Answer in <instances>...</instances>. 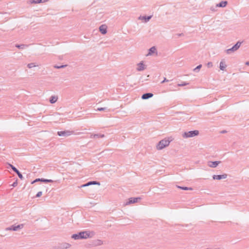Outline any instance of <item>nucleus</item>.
Returning <instances> with one entry per match:
<instances>
[{
	"mask_svg": "<svg viewBox=\"0 0 249 249\" xmlns=\"http://www.w3.org/2000/svg\"><path fill=\"white\" fill-rule=\"evenodd\" d=\"M199 134V131L198 130L191 131L188 132H184L183 134V137L184 138H189L195 136H197Z\"/></svg>",
	"mask_w": 249,
	"mask_h": 249,
	"instance_id": "nucleus-3",
	"label": "nucleus"
},
{
	"mask_svg": "<svg viewBox=\"0 0 249 249\" xmlns=\"http://www.w3.org/2000/svg\"><path fill=\"white\" fill-rule=\"evenodd\" d=\"M179 188L181 189H183V190H192V189L191 188H187V187H179Z\"/></svg>",
	"mask_w": 249,
	"mask_h": 249,
	"instance_id": "nucleus-23",
	"label": "nucleus"
},
{
	"mask_svg": "<svg viewBox=\"0 0 249 249\" xmlns=\"http://www.w3.org/2000/svg\"><path fill=\"white\" fill-rule=\"evenodd\" d=\"M240 45H241L240 42H237V43L232 48H231V49H228L227 50V53H229L231 51H235L237 50L239 48Z\"/></svg>",
	"mask_w": 249,
	"mask_h": 249,
	"instance_id": "nucleus-5",
	"label": "nucleus"
},
{
	"mask_svg": "<svg viewBox=\"0 0 249 249\" xmlns=\"http://www.w3.org/2000/svg\"><path fill=\"white\" fill-rule=\"evenodd\" d=\"M227 177V175L226 174H223L222 175H214L213 176V178L214 179H218L220 180L222 178H226Z\"/></svg>",
	"mask_w": 249,
	"mask_h": 249,
	"instance_id": "nucleus-7",
	"label": "nucleus"
},
{
	"mask_svg": "<svg viewBox=\"0 0 249 249\" xmlns=\"http://www.w3.org/2000/svg\"><path fill=\"white\" fill-rule=\"evenodd\" d=\"M219 163L220 161H210L209 162V166L211 167H215Z\"/></svg>",
	"mask_w": 249,
	"mask_h": 249,
	"instance_id": "nucleus-11",
	"label": "nucleus"
},
{
	"mask_svg": "<svg viewBox=\"0 0 249 249\" xmlns=\"http://www.w3.org/2000/svg\"><path fill=\"white\" fill-rule=\"evenodd\" d=\"M35 66H36V65L34 63H30L28 65V67L29 68H31L35 67Z\"/></svg>",
	"mask_w": 249,
	"mask_h": 249,
	"instance_id": "nucleus-25",
	"label": "nucleus"
},
{
	"mask_svg": "<svg viewBox=\"0 0 249 249\" xmlns=\"http://www.w3.org/2000/svg\"><path fill=\"white\" fill-rule=\"evenodd\" d=\"M145 69V65H144L143 62H141V63L138 64V67L137 70L138 71H143Z\"/></svg>",
	"mask_w": 249,
	"mask_h": 249,
	"instance_id": "nucleus-8",
	"label": "nucleus"
},
{
	"mask_svg": "<svg viewBox=\"0 0 249 249\" xmlns=\"http://www.w3.org/2000/svg\"><path fill=\"white\" fill-rule=\"evenodd\" d=\"M156 51V49L155 47H152L149 50V53H148L147 55H151L153 53H154Z\"/></svg>",
	"mask_w": 249,
	"mask_h": 249,
	"instance_id": "nucleus-17",
	"label": "nucleus"
},
{
	"mask_svg": "<svg viewBox=\"0 0 249 249\" xmlns=\"http://www.w3.org/2000/svg\"><path fill=\"white\" fill-rule=\"evenodd\" d=\"M187 85V83H182V84L179 85V86H185V85Z\"/></svg>",
	"mask_w": 249,
	"mask_h": 249,
	"instance_id": "nucleus-32",
	"label": "nucleus"
},
{
	"mask_svg": "<svg viewBox=\"0 0 249 249\" xmlns=\"http://www.w3.org/2000/svg\"><path fill=\"white\" fill-rule=\"evenodd\" d=\"M202 67V65H198V66H197L195 69L194 70H199Z\"/></svg>",
	"mask_w": 249,
	"mask_h": 249,
	"instance_id": "nucleus-28",
	"label": "nucleus"
},
{
	"mask_svg": "<svg viewBox=\"0 0 249 249\" xmlns=\"http://www.w3.org/2000/svg\"><path fill=\"white\" fill-rule=\"evenodd\" d=\"M100 31L102 34H106L107 33V26L106 25H101L100 28Z\"/></svg>",
	"mask_w": 249,
	"mask_h": 249,
	"instance_id": "nucleus-9",
	"label": "nucleus"
},
{
	"mask_svg": "<svg viewBox=\"0 0 249 249\" xmlns=\"http://www.w3.org/2000/svg\"><path fill=\"white\" fill-rule=\"evenodd\" d=\"M91 184H98V185H99L100 183L99 182H97L96 181H91V182H88V183H87L86 184L83 185L82 186L83 187L87 186H89V185H91Z\"/></svg>",
	"mask_w": 249,
	"mask_h": 249,
	"instance_id": "nucleus-16",
	"label": "nucleus"
},
{
	"mask_svg": "<svg viewBox=\"0 0 249 249\" xmlns=\"http://www.w3.org/2000/svg\"><path fill=\"white\" fill-rule=\"evenodd\" d=\"M105 108H104V107H101V108H98L97 109V110H99V111H102V110H105Z\"/></svg>",
	"mask_w": 249,
	"mask_h": 249,
	"instance_id": "nucleus-29",
	"label": "nucleus"
},
{
	"mask_svg": "<svg viewBox=\"0 0 249 249\" xmlns=\"http://www.w3.org/2000/svg\"><path fill=\"white\" fill-rule=\"evenodd\" d=\"M72 238L76 240L81 239V236H80V233H79L78 234H73L72 235Z\"/></svg>",
	"mask_w": 249,
	"mask_h": 249,
	"instance_id": "nucleus-18",
	"label": "nucleus"
},
{
	"mask_svg": "<svg viewBox=\"0 0 249 249\" xmlns=\"http://www.w3.org/2000/svg\"><path fill=\"white\" fill-rule=\"evenodd\" d=\"M10 166L12 168V169H13V170L14 171H15L16 173L17 172H18V170L16 168H15L14 166H13L11 164H9Z\"/></svg>",
	"mask_w": 249,
	"mask_h": 249,
	"instance_id": "nucleus-22",
	"label": "nucleus"
},
{
	"mask_svg": "<svg viewBox=\"0 0 249 249\" xmlns=\"http://www.w3.org/2000/svg\"><path fill=\"white\" fill-rule=\"evenodd\" d=\"M153 94L151 93H147L142 95V99H147L149 98L153 97Z\"/></svg>",
	"mask_w": 249,
	"mask_h": 249,
	"instance_id": "nucleus-10",
	"label": "nucleus"
},
{
	"mask_svg": "<svg viewBox=\"0 0 249 249\" xmlns=\"http://www.w3.org/2000/svg\"><path fill=\"white\" fill-rule=\"evenodd\" d=\"M57 100V97L56 96H52L50 98V102L52 104L55 103Z\"/></svg>",
	"mask_w": 249,
	"mask_h": 249,
	"instance_id": "nucleus-15",
	"label": "nucleus"
},
{
	"mask_svg": "<svg viewBox=\"0 0 249 249\" xmlns=\"http://www.w3.org/2000/svg\"><path fill=\"white\" fill-rule=\"evenodd\" d=\"M227 1H221L220 3H219V4H217L216 5V6L220 7H224L227 5Z\"/></svg>",
	"mask_w": 249,
	"mask_h": 249,
	"instance_id": "nucleus-12",
	"label": "nucleus"
},
{
	"mask_svg": "<svg viewBox=\"0 0 249 249\" xmlns=\"http://www.w3.org/2000/svg\"><path fill=\"white\" fill-rule=\"evenodd\" d=\"M207 65L208 67L211 68V67H213V63L212 62H209L207 63Z\"/></svg>",
	"mask_w": 249,
	"mask_h": 249,
	"instance_id": "nucleus-26",
	"label": "nucleus"
},
{
	"mask_svg": "<svg viewBox=\"0 0 249 249\" xmlns=\"http://www.w3.org/2000/svg\"><path fill=\"white\" fill-rule=\"evenodd\" d=\"M246 64L247 65H249V62H246Z\"/></svg>",
	"mask_w": 249,
	"mask_h": 249,
	"instance_id": "nucleus-33",
	"label": "nucleus"
},
{
	"mask_svg": "<svg viewBox=\"0 0 249 249\" xmlns=\"http://www.w3.org/2000/svg\"><path fill=\"white\" fill-rule=\"evenodd\" d=\"M42 194V192H38V193L36 194V197H40Z\"/></svg>",
	"mask_w": 249,
	"mask_h": 249,
	"instance_id": "nucleus-27",
	"label": "nucleus"
},
{
	"mask_svg": "<svg viewBox=\"0 0 249 249\" xmlns=\"http://www.w3.org/2000/svg\"><path fill=\"white\" fill-rule=\"evenodd\" d=\"M48 0H33L31 1V3H41V2H46V1H48Z\"/></svg>",
	"mask_w": 249,
	"mask_h": 249,
	"instance_id": "nucleus-14",
	"label": "nucleus"
},
{
	"mask_svg": "<svg viewBox=\"0 0 249 249\" xmlns=\"http://www.w3.org/2000/svg\"><path fill=\"white\" fill-rule=\"evenodd\" d=\"M55 68L59 69L64 67V66H54Z\"/></svg>",
	"mask_w": 249,
	"mask_h": 249,
	"instance_id": "nucleus-31",
	"label": "nucleus"
},
{
	"mask_svg": "<svg viewBox=\"0 0 249 249\" xmlns=\"http://www.w3.org/2000/svg\"><path fill=\"white\" fill-rule=\"evenodd\" d=\"M171 141V140H169V139H166L160 141L157 145V149L158 150L162 149L164 147L169 145Z\"/></svg>",
	"mask_w": 249,
	"mask_h": 249,
	"instance_id": "nucleus-1",
	"label": "nucleus"
},
{
	"mask_svg": "<svg viewBox=\"0 0 249 249\" xmlns=\"http://www.w3.org/2000/svg\"><path fill=\"white\" fill-rule=\"evenodd\" d=\"M151 18V16L148 17L147 18L145 17H142L141 18L142 19H144L145 21H147L149 20Z\"/></svg>",
	"mask_w": 249,
	"mask_h": 249,
	"instance_id": "nucleus-19",
	"label": "nucleus"
},
{
	"mask_svg": "<svg viewBox=\"0 0 249 249\" xmlns=\"http://www.w3.org/2000/svg\"><path fill=\"white\" fill-rule=\"evenodd\" d=\"M20 226L22 227V225H21V226L18 225L17 227H14L11 228L10 229L12 230L13 231H16V230H17L18 229L20 228Z\"/></svg>",
	"mask_w": 249,
	"mask_h": 249,
	"instance_id": "nucleus-21",
	"label": "nucleus"
},
{
	"mask_svg": "<svg viewBox=\"0 0 249 249\" xmlns=\"http://www.w3.org/2000/svg\"><path fill=\"white\" fill-rule=\"evenodd\" d=\"M16 173L18 174V177L20 179H22L23 178V176H22V174L19 171H18V172H17Z\"/></svg>",
	"mask_w": 249,
	"mask_h": 249,
	"instance_id": "nucleus-24",
	"label": "nucleus"
},
{
	"mask_svg": "<svg viewBox=\"0 0 249 249\" xmlns=\"http://www.w3.org/2000/svg\"><path fill=\"white\" fill-rule=\"evenodd\" d=\"M140 199V198L139 197H136V198H130L129 199L128 202H127L126 203V205H129L131 203H136Z\"/></svg>",
	"mask_w": 249,
	"mask_h": 249,
	"instance_id": "nucleus-6",
	"label": "nucleus"
},
{
	"mask_svg": "<svg viewBox=\"0 0 249 249\" xmlns=\"http://www.w3.org/2000/svg\"><path fill=\"white\" fill-rule=\"evenodd\" d=\"M94 233L93 231H85L80 232V236L81 239H87L91 238L94 235Z\"/></svg>",
	"mask_w": 249,
	"mask_h": 249,
	"instance_id": "nucleus-2",
	"label": "nucleus"
},
{
	"mask_svg": "<svg viewBox=\"0 0 249 249\" xmlns=\"http://www.w3.org/2000/svg\"><path fill=\"white\" fill-rule=\"evenodd\" d=\"M59 136H69L73 134V131H62L57 132Z\"/></svg>",
	"mask_w": 249,
	"mask_h": 249,
	"instance_id": "nucleus-4",
	"label": "nucleus"
},
{
	"mask_svg": "<svg viewBox=\"0 0 249 249\" xmlns=\"http://www.w3.org/2000/svg\"><path fill=\"white\" fill-rule=\"evenodd\" d=\"M16 47H17L19 48V46H18V45H17V46H16Z\"/></svg>",
	"mask_w": 249,
	"mask_h": 249,
	"instance_id": "nucleus-34",
	"label": "nucleus"
},
{
	"mask_svg": "<svg viewBox=\"0 0 249 249\" xmlns=\"http://www.w3.org/2000/svg\"><path fill=\"white\" fill-rule=\"evenodd\" d=\"M226 67H227V65H226V64L225 62L221 61L220 62V69L221 70L224 71Z\"/></svg>",
	"mask_w": 249,
	"mask_h": 249,
	"instance_id": "nucleus-13",
	"label": "nucleus"
},
{
	"mask_svg": "<svg viewBox=\"0 0 249 249\" xmlns=\"http://www.w3.org/2000/svg\"><path fill=\"white\" fill-rule=\"evenodd\" d=\"M41 181H42V182H53V180H51V179H41L40 180Z\"/></svg>",
	"mask_w": 249,
	"mask_h": 249,
	"instance_id": "nucleus-20",
	"label": "nucleus"
},
{
	"mask_svg": "<svg viewBox=\"0 0 249 249\" xmlns=\"http://www.w3.org/2000/svg\"><path fill=\"white\" fill-rule=\"evenodd\" d=\"M164 81H165V79L162 82V83H163Z\"/></svg>",
	"mask_w": 249,
	"mask_h": 249,
	"instance_id": "nucleus-35",
	"label": "nucleus"
},
{
	"mask_svg": "<svg viewBox=\"0 0 249 249\" xmlns=\"http://www.w3.org/2000/svg\"><path fill=\"white\" fill-rule=\"evenodd\" d=\"M41 179H40V178H37V179H36L35 180H34L32 183L35 182H36V181H40Z\"/></svg>",
	"mask_w": 249,
	"mask_h": 249,
	"instance_id": "nucleus-30",
	"label": "nucleus"
}]
</instances>
